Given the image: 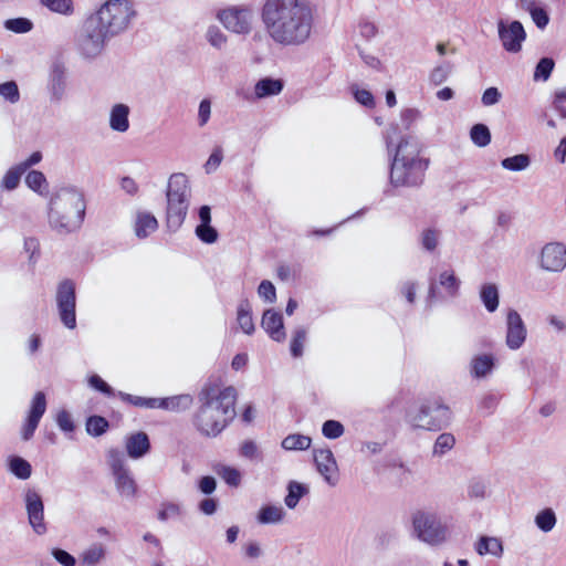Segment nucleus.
<instances>
[{"mask_svg": "<svg viewBox=\"0 0 566 566\" xmlns=\"http://www.w3.org/2000/svg\"><path fill=\"white\" fill-rule=\"evenodd\" d=\"M316 13L310 0H264L260 10L269 38L282 46L307 43L315 30Z\"/></svg>", "mask_w": 566, "mask_h": 566, "instance_id": "obj_1", "label": "nucleus"}, {"mask_svg": "<svg viewBox=\"0 0 566 566\" xmlns=\"http://www.w3.org/2000/svg\"><path fill=\"white\" fill-rule=\"evenodd\" d=\"M200 401L193 424L201 434L217 437L235 416L237 390L232 386H209L201 391Z\"/></svg>", "mask_w": 566, "mask_h": 566, "instance_id": "obj_2", "label": "nucleus"}, {"mask_svg": "<svg viewBox=\"0 0 566 566\" xmlns=\"http://www.w3.org/2000/svg\"><path fill=\"white\" fill-rule=\"evenodd\" d=\"M420 143L413 136L400 139L395 148L389 180L392 187H419L424 179L429 160L420 156Z\"/></svg>", "mask_w": 566, "mask_h": 566, "instance_id": "obj_3", "label": "nucleus"}, {"mask_svg": "<svg viewBox=\"0 0 566 566\" xmlns=\"http://www.w3.org/2000/svg\"><path fill=\"white\" fill-rule=\"evenodd\" d=\"M85 209L84 195L78 188L61 187L53 192L49 202V224L60 234L72 233L82 226Z\"/></svg>", "mask_w": 566, "mask_h": 566, "instance_id": "obj_4", "label": "nucleus"}, {"mask_svg": "<svg viewBox=\"0 0 566 566\" xmlns=\"http://www.w3.org/2000/svg\"><path fill=\"white\" fill-rule=\"evenodd\" d=\"M135 14L129 0H107L90 18L112 39L128 28Z\"/></svg>", "mask_w": 566, "mask_h": 566, "instance_id": "obj_5", "label": "nucleus"}, {"mask_svg": "<svg viewBox=\"0 0 566 566\" xmlns=\"http://www.w3.org/2000/svg\"><path fill=\"white\" fill-rule=\"evenodd\" d=\"M167 224L177 230L184 223L190 198V187L185 174H172L167 187Z\"/></svg>", "mask_w": 566, "mask_h": 566, "instance_id": "obj_6", "label": "nucleus"}, {"mask_svg": "<svg viewBox=\"0 0 566 566\" xmlns=\"http://www.w3.org/2000/svg\"><path fill=\"white\" fill-rule=\"evenodd\" d=\"M451 419L448 406L439 400L427 401L407 413V422L415 429L438 431L447 427Z\"/></svg>", "mask_w": 566, "mask_h": 566, "instance_id": "obj_7", "label": "nucleus"}, {"mask_svg": "<svg viewBox=\"0 0 566 566\" xmlns=\"http://www.w3.org/2000/svg\"><path fill=\"white\" fill-rule=\"evenodd\" d=\"M109 36L88 17L74 38V49L85 61L96 60L104 51Z\"/></svg>", "mask_w": 566, "mask_h": 566, "instance_id": "obj_8", "label": "nucleus"}, {"mask_svg": "<svg viewBox=\"0 0 566 566\" xmlns=\"http://www.w3.org/2000/svg\"><path fill=\"white\" fill-rule=\"evenodd\" d=\"M412 534L419 541L436 546L446 542L448 530L434 513L417 511L412 514Z\"/></svg>", "mask_w": 566, "mask_h": 566, "instance_id": "obj_9", "label": "nucleus"}, {"mask_svg": "<svg viewBox=\"0 0 566 566\" xmlns=\"http://www.w3.org/2000/svg\"><path fill=\"white\" fill-rule=\"evenodd\" d=\"M217 17L229 32L248 35L253 29L255 11L251 4H237L220 10Z\"/></svg>", "mask_w": 566, "mask_h": 566, "instance_id": "obj_10", "label": "nucleus"}, {"mask_svg": "<svg viewBox=\"0 0 566 566\" xmlns=\"http://www.w3.org/2000/svg\"><path fill=\"white\" fill-rule=\"evenodd\" d=\"M107 462L115 479V486L120 496L132 500L137 493V484L125 463L120 451L112 449L107 453Z\"/></svg>", "mask_w": 566, "mask_h": 566, "instance_id": "obj_11", "label": "nucleus"}, {"mask_svg": "<svg viewBox=\"0 0 566 566\" xmlns=\"http://www.w3.org/2000/svg\"><path fill=\"white\" fill-rule=\"evenodd\" d=\"M57 314L61 323L69 329L76 327L75 283L65 279L57 284L55 293Z\"/></svg>", "mask_w": 566, "mask_h": 566, "instance_id": "obj_12", "label": "nucleus"}, {"mask_svg": "<svg viewBox=\"0 0 566 566\" xmlns=\"http://www.w3.org/2000/svg\"><path fill=\"white\" fill-rule=\"evenodd\" d=\"M499 38L503 48L510 53H517L522 49V43L526 38L525 30L520 21L497 22Z\"/></svg>", "mask_w": 566, "mask_h": 566, "instance_id": "obj_13", "label": "nucleus"}, {"mask_svg": "<svg viewBox=\"0 0 566 566\" xmlns=\"http://www.w3.org/2000/svg\"><path fill=\"white\" fill-rule=\"evenodd\" d=\"M505 345L511 350L520 349L527 337V328L518 312L514 308L506 311Z\"/></svg>", "mask_w": 566, "mask_h": 566, "instance_id": "obj_14", "label": "nucleus"}, {"mask_svg": "<svg viewBox=\"0 0 566 566\" xmlns=\"http://www.w3.org/2000/svg\"><path fill=\"white\" fill-rule=\"evenodd\" d=\"M24 502L30 526L38 535L45 534L48 527L44 521V504L41 495L34 490H28L24 494Z\"/></svg>", "mask_w": 566, "mask_h": 566, "instance_id": "obj_15", "label": "nucleus"}, {"mask_svg": "<svg viewBox=\"0 0 566 566\" xmlns=\"http://www.w3.org/2000/svg\"><path fill=\"white\" fill-rule=\"evenodd\" d=\"M314 462L325 482L335 486L338 483V467L331 449H315L313 451Z\"/></svg>", "mask_w": 566, "mask_h": 566, "instance_id": "obj_16", "label": "nucleus"}, {"mask_svg": "<svg viewBox=\"0 0 566 566\" xmlns=\"http://www.w3.org/2000/svg\"><path fill=\"white\" fill-rule=\"evenodd\" d=\"M46 410V399L42 391H38L30 406L29 415L21 429V437L24 441L30 440L36 430L39 422Z\"/></svg>", "mask_w": 566, "mask_h": 566, "instance_id": "obj_17", "label": "nucleus"}, {"mask_svg": "<svg viewBox=\"0 0 566 566\" xmlns=\"http://www.w3.org/2000/svg\"><path fill=\"white\" fill-rule=\"evenodd\" d=\"M48 91L52 102H61L67 91V72L66 67L61 62L52 64L48 80Z\"/></svg>", "mask_w": 566, "mask_h": 566, "instance_id": "obj_18", "label": "nucleus"}, {"mask_svg": "<svg viewBox=\"0 0 566 566\" xmlns=\"http://www.w3.org/2000/svg\"><path fill=\"white\" fill-rule=\"evenodd\" d=\"M262 328L268 333V335L275 342H283L286 337L283 317L282 315L273 308L265 310L262 319H261Z\"/></svg>", "mask_w": 566, "mask_h": 566, "instance_id": "obj_19", "label": "nucleus"}, {"mask_svg": "<svg viewBox=\"0 0 566 566\" xmlns=\"http://www.w3.org/2000/svg\"><path fill=\"white\" fill-rule=\"evenodd\" d=\"M537 260L543 270L559 272L566 266V250H539Z\"/></svg>", "mask_w": 566, "mask_h": 566, "instance_id": "obj_20", "label": "nucleus"}, {"mask_svg": "<svg viewBox=\"0 0 566 566\" xmlns=\"http://www.w3.org/2000/svg\"><path fill=\"white\" fill-rule=\"evenodd\" d=\"M125 447L128 457L139 459L149 452V438L143 431L135 432L126 438Z\"/></svg>", "mask_w": 566, "mask_h": 566, "instance_id": "obj_21", "label": "nucleus"}, {"mask_svg": "<svg viewBox=\"0 0 566 566\" xmlns=\"http://www.w3.org/2000/svg\"><path fill=\"white\" fill-rule=\"evenodd\" d=\"M474 551L480 556L491 555L495 558H501L504 547L499 537L482 535L474 543Z\"/></svg>", "mask_w": 566, "mask_h": 566, "instance_id": "obj_22", "label": "nucleus"}, {"mask_svg": "<svg viewBox=\"0 0 566 566\" xmlns=\"http://www.w3.org/2000/svg\"><path fill=\"white\" fill-rule=\"evenodd\" d=\"M129 113L128 105L118 103L112 106L109 112V127L117 133H126L129 129Z\"/></svg>", "mask_w": 566, "mask_h": 566, "instance_id": "obj_23", "label": "nucleus"}, {"mask_svg": "<svg viewBox=\"0 0 566 566\" xmlns=\"http://www.w3.org/2000/svg\"><path fill=\"white\" fill-rule=\"evenodd\" d=\"M495 367V357L492 354H480L470 361V374L473 378L481 379L492 374Z\"/></svg>", "mask_w": 566, "mask_h": 566, "instance_id": "obj_24", "label": "nucleus"}, {"mask_svg": "<svg viewBox=\"0 0 566 566\" xmlns=\"http://www.w3.org/2000/svg\"><path fill=\"white\" fill-rule=\"evenodd\" d=\"M284 87V83L280 78L263 77L254 85V98L262 99L279 95Z\"/></svg>", "mask_w": 566, "mask_h": 566, "instance_id": "obj_25", "label": "nucleus"}, {"mask_svg": "<svg viewBox=\"0 0 566 566\" xmlns=\"http://www.w3.org/2000/svg\"><path fill=\"white\" fill-rule=\"evenodd\" d=\"M106 557V548L102 543H94L80 555L81 566H98Z\"/></svg>", "mask_w": 566, "mask_h": 566, "instance_id": "obj_26", "label": "nucleus"}, {"mask_svg": "<svg viewBox=\"0 0 566 566\" xmlns=\"http://www.w3.org/2000/svg\"><path fill=\"white\" fill-rule=\"evenodd\" d=\"M158 227L157 219L150 212H138L135 220V233L138 238H146Z\"/></svg>", "mask_w": 566, "mask_h": 566, "instance_id": "obj_27", "label": "nucleus"}, {"mask_svg": "<svg viewBox=\"0 0 566 566\" xmlns=\"http://www.w3.org/2000/svg\"><path fill=\"white\" fill-rule=\"evenodd\" d=\"M480 298L489 313H494L500 304L499 289L493 283H485L481 286Z\"/></svg>", "mask_w": 566, "mask_h": 566, "instance_id": "obj_28", "label": "nucleus"}, {"mask_svg": "<svg viewBox=\"0 0 566 566\" xmlns=\"http://www.w3.org/2000/svg\"><path fill=\"white\" fill-rule=\"evenodd\" d=\"M157 408L182 411L192 405V397L190 395H178L168 398H158Z\"/></svg>", "mask_w": 566, "mask_h": 566, "instance_id": "obj_29", "label": "nucleus"}, {"mask_svg": "<svg viewBox=\"0 0 566 566\" xmlns=\"http://www.w3.org/2000/svg\"><path fill=\"white\" fill-rule=\"evenodd\" d=\"M237 322L243 333L251 335L255 331L253 323L251 306L247 300H243L238 305Z\"/></svg>", "mask_w": 566, "mask_h": 566, "instance_id": "obj_30", "label": "nucleus"}, {"mask_svg": "<svg viewBox=\"0 0 566 566\" xmlns=\"http://www.w3.org/2000/svg\"><path fill=\"white\" fill-rule=\"evenodd\" d=\"M308 492L310 489L307 485L297 481H290L287 484V494L284 499L285 505L290 510H294L297 506L300 500L308 494Z\"/></svg>", "mask_w": 566, "mask_h": 566, "instance_id": "obj_31", "label": "nucleus"}, {"mask_svg": "<svg viewBox=\"0 0 566 566\" xmlns=\"http://www.w3.org/2000/svg\"><path fill=\"white\" fill-rule=\"evenodd\" d=\"M285 511L279 505H265L258 514V522L261 524H276L283 521Z\"/></svg>", "mask_w": 566, "mask_h": 566, "instance_id": "obj_32", "label": "nucleus"}, {"mask_svg": "<svg viewBox=\"0 0 566 566\" xmlns=\"http://www.w3.org/2000/svg\"><path fill=\"white\" fill-rule=\"evenodd\" d=\"M312 439L308 436H304L301 433H293L286 436L282 442L281 447L286 451H303L307 450L311 447Z\"/></svg>", "mask_w": 566, "mask_h": 566, "instance_id": "obj_33", "label": "nucleus"}, {"mask_svg": "<svg viewBox=\"0 0 566 566\" xmlns=\"http://www.w3.org/2000/svg\"><path fill=\"white\" fill-rule=\"evenodd\" d=\"M439 285L446 291L449 297H455L460 289V280L455 276L453 271L444 270L439 274Z\"/></svg>", "mask_w": 566, "mask_h": 566, "instance_id": "obj_34", "label": "nucleus"}, {"mask_svg": "<svg viewBox=\"0 0 566 566\" xmlns=\"http://www.w3.org/2000/svg\"><path fill=\"white\" fill-rule=\"evenodd\" d=\"M40 3L51 12L63 17H71L75 12L73 0H39Z\"/></svg>", "mask_w": 566, "mask_h": 566, "instance_id": "obj_35", "label": "nucleus"}, {"mask_svg": "<svg viewBox=\"0 0 566 566\" xmlns=\"http://www.w3.org/2000/svg\"><path fill=\"white\" fill-rule=\"evenodd\" d=\"M213 471L230 486L237 488L241 482V473L233 467L218 463Z\"/></svg>", "mask_w": 566, "mask_h": 566, "instance_id": "obj_36", "label": "nucleus"}, {"mask_svg": "<svg viewBox=\"0 0 566 566\" xmlns=\"http://www.w3.org/2000/svg\"><path fill=\"white\" fill-rule=\"evenodd\" d=\"M470 138L478 147H485L491 143V133L486 125L475 124L470 130Z\"/></svg>", "mask_w": 566, "mask_h": 566, "instance_id": "obj_37", "label": "nucleus"}, {"mask_svg": "<svg viewBox=\"0 0 566 566\" xmlns=\"http://www.w3.org/2000/svg\"><path fill=\"white\" fill-rule=\"evenodd\" d=\"M531 164V159L528 155L520 154L512 157L504 158L501 161V165L504 169L511 171H522L525 170Z\"/></svg>", "mask_w": 566, "mask_h": 566, "instance_id": "obj_38", "label": "nucleus"}, {"mask_svg": "<svg viewBox=\"0 0 566 566\" xmlns=\"http://www.w3.org/2000/svg\"><path fill=\"white\" fill-rule=\"evenodd\" d=\"M536 526L545 532H551L556 525V515L552 509H545L535 516Z\"/></svg>", "mask_w": 566, "mask_h": 566, "instance_id": "obj_39", "label": "nucleus"}, {"mask_svg": "<svg viewBox=\"0 0 566 566\" xmlns=\"http://www.w3.org/2000/svg\"><path fill=\"white\" fill-rule=\"evenodd\" d=\"M27 186L35 192L43 193L48 190L45 176L39 170H31L25 177Z\"/></svg>", "mask_w": 566, "mask_h": 566, "instance_id": "obj_40", "label": "nucleus"}, {"mask_svg": "<svg viewBox=\"0 0 566 566\" xmlns=\"http://www.w3.org/2000/svg\"><path fill=\"white\" fill-rule=\"evenodd\" d=\"M455 444L453 434L444 432L438 436L433 444V455L441 457L450 451Z\"/></svg>", "mask_w": 566, "mask_h": 566, "instance_id": "obj_41", "label": "nucleus"}, {"mask_svg": "<svg viewBox=\"0 0 566 566\" xmlns=\"http://www.w3.org/2000/svg\"><path fill=\"white\" fill-rule=\"evenodd\" d=\"M306 337H307V331L305 327H297L293 332V337H292L291 346H290L291 354L293 357L297 358L303 355V348H304V344L306 342Z\"/></svg>", "mask_w": 566, "mask_h": 566, "instance_id": "obj_42", "label": "nucleus"}, {"mask_svg": "<svg viewBox=\"0 0 566 566\" xmlns=\"http://www.w3.org/2000/svg\"><path fill=\"white\" fill-rule=\"evenodd\" d=\"M108 421L101 416H91L86 421V431L93 437H99L108 429Z\"/></svg>", "mask_w": 566, "mask_h": 566, "instance_id": "obj_43", "label": "nucleus"}, {"mask_svg": "<svg viewBox=\"0 0 566 566\" xmlns=\"http://www.w3.org/2000/svg\"><path fill=\"white\" fill-rule=\"evenodd\" d=\"M10 470L17 478L21 480L29 479L32 472L30 463L20 457H13L10 460Z\"/></svg>", "mask_w": 566, "mask_h": 566, "instance_id": "obj_44", "label": "nucleus"}, {"mask_svg": "<svg viewBox=\"0 0 566 566\" xmlns=\"http://www.w3.org/2000/svg\"><path fill=\"white\" fill-rule=\"evenodd\" d=\"M117 396L125 402L132 403L137 407L157 408L158 398H144L133 396L123 391H118Z\"/></svg>", "mask_w": 566, "mask_h": 566, "instance_id": "obj_45", "label": "nucleus"}, {"mask_svg": "<svg viewBox=\"0 0 566 566\" xmlns=\"http://www.w3.org/2000/svg\"><path fill=\"white\" fill-rule=\"evenodd\" d=\"M555 63L554 60L551 57H542L534 72V80L535 81H547L554 70Z\"/></svg>", "mask_w": 566, "mask_h": 566, "instance_id": "obj_46", "label": "nucleus"}, {"mask_svg": "<svg viewBox=\"0 0 566 566\" xmlns=\"http://www.w3.org/2000/svg\"><path fill=\"white\" fill-rule=\"evenodd\" d=\"M4 28L13 33H27L32 30L33 23L27 18H13L4 21Z\"/></svg>", "mask_w": 566, "mask_h": 566, "instance_id": "obj_47", "label": "nucleus"}, {"mask_svg": "<svg viewBox=\"0 0 566 566\" xmlns=\"http://www.w3.org/2000/svg\"><path fill=\"white\" fill-rule=\"evenodd\" d=\"M25 171L19 165L10 168L2 179V186L8 190H13L18 187L21 176Z\"/></svg>", "mask_w": 566, "mask_h": 566, "instance_id": "obj_48", "label": "nucleus"}, {"mask_svg": "<svg viewBox=\"0 0 566 566\" xmlns=\"http://www.w3.org/2000/svg\"><path fill=\"white\" fill-rule=\"evenodd\" d=\"M0 95L11 104H15L20 99V92L14 81H8L0 84Z\"/></svg>", "mask_w": 566, "mask_h": 566, "instance_id": "obj_49", "label": "nucleus"}, {"mask_svg": "<svg viewBox=\"0 0 566 566\" xmlns=\"http://www.w3.org/2000/svg\"><path fill=\"white\" fill-rule=\"evenodd\" d=\"M207 41L211 46L221 50L227 44V35L216 25L208 29L206 34Z\"/></svg>", "mask_w": 566, "mask_h": 566, "instance_id": "obj_50", "label": "nucleus"}, {"mask_svg": "<svg viewBox=\"0 0 566 566\" xmlns=\"http://www.w3.org/2000/svg\"><path fill=\"white\" fill-rule=\"evenodd\" d=\"M344 432V426L337 420H326L322 426V433L327 439H338Z\"/></svg>", "mask_w": 566, "mask_h": 566, "instance_id": "obj_51", "label": "nucleus"}, {"mask_svg": "<svg viewBox=\"0 0 566 566\" xmlns=\"http://www.w3.org/2000/svg\"><path fill=\"white\" fill-rule=\"evenodd\" d=\"M452 72V64L450 62H444L438 66H436L430 73V81L434 85H439L447 81L448 76Z\"/></svg>", "mask_w": 566, "mask_h": 566, "instance_id": "obj_52", "label": "nucleus"}, {"mask_svg": "<svg viewBox=\"0 0 566 566\" xmlns=\"http://www.w3.org/2000/svg\"><path fill=\"white\" fill-rule=\"evenodd\" d=\"M196 234L206 244H212L218 239V231L211 224H198Z\"/></svg>", "mask_w": 566, "mask_h": 566, "instance_id": "obj_53", "label": "nucleus"}, {"mask_svg": "<svg viewBox=\"0 0 566 566\" xmlns=\"http://www.w3.org/2000/svg\"><path fill=\"white\" fill-rule=\"evenodd\" d=\"M258 294L265 302L274 303L276 300V291L272 282L264 280L258 287Z\"/></svg>", "mask_w": 566, "mask_h": 566, "instance_id": "obj_54", "label": "nucleus"}, {"mask_svg": "<svg viewBox=\"0 0 566 566\" xmlns=\"http://www.w3.org/2000/svg\"><path fill=\"white\" fill-rule=\"evenodd\" d=\"M223 159V151L220 146H217L210 154L208 160L205 164V170L207 174H211L217 170Z\"/></svg>", "mask_w": 566, "mask_h": 566, "instance_id": "obj_55", "label": "nucleus"}, {"mask_svg": "<svg viewBox=\"0 0 566 566\" xmlns=\"http://www.w3.org/2000/svg\"><path fill=\"white\" fill-rule=\"evenodd\" d=\"M211 117V101L209 98H203L199 103L198 107V126L203 127L208 124Z\"/></svg>", "mask_w": 566, "mask_h": 566, "instance_id": "obj_56", "label": "nucleus"}, {"mask_svg": "<svg viewBox=\"0 0 566 566\" xmlns=\"http://www.w3.org/2000/svg\"><path fill=\"white\" fill-rule=\"evenodd\" d=\"M353 94L359 104L369 108L375 106V98L368 90L353 87Z\"/></svg>", "mask_w": 566, "mask_h": 566, "instance_id": "obj_57", "label": "nucleus"}, {"mask_svg": "<svg viewBox=\"0 0 566 566\" xmlns=\"http://www.w3.org/2000/svg\"><path fill=\"white\" fill-rule=\"evenodd\" d=\"M88 384L91 387L103 392L108 397L115 395L114 389L108 384H106L98 375H92L88 378Z\"/></svg>", "mask_w": 566, "mask_h": 566, "instance_id": "obj_58", "label": "nucleus"}, {"mask_svg": "<svg viewBox=\"0 0 566 566\" xmlns=\"http://www.w3.org/2000/svg\"><path fill=\"white\" fill-rule=\"evenodd\" d=\"M52 556L54 559L61 564L62 566H75L76 559L74 556H72L70 553H67L64 549L61 548H53L51 551Z\"/></svg>", "mask_w": 566, "mask_h": 566, "instance_id": "obj_59", "label": "nucleus"}, {"mask_svg": "<svg viewBox=\"0 0 566 566\" xmlns=\"http://www.w3.org/2000/svg\"><path fill=\"white\" fill-rule=\"evenodd\" d=\"M440 231L436 229H426L421 234L423 248H437L439 243Z\"/></svg>", "mask_w": 566, "mask_h": 566, "instance_id": "obj_60", "label": "nucleus"}, {"mask_svg": "<svg viewBox=\"0 0 566 566\" xmlns=\"http://www.w3.org/2000/svg\"><path fill=\"white\" fill-rule=\"evenodd\" d=\"M180 514V507L176 503H166L163 504L161 509L158 512V518L163 522L178 516Z\"/></svg>", "mask_w": 566, "mask_h": 566, "instance_id": "obj_61", "label": "nucleus"}, {"mask_svg": "<svg viewBox=\"0 0 566 566\" xmlns=\"http://www.w3.org/2000/svg\"><path fill=\"white\" fill-rule=\"evenodd\" d=\"M553 105L560 117L566 118V88L555 92Z\"/></svg>", "mask_w": 566, "mask_h": 566, "instance_id": "obj_62", "label": "nucleus"}, {"mask_svg": "<svg viewBox=\"0 0 566 566\" xmlns=\"http://www.w3.org/2000/svg\"><path fill=\"white\" fill-rule=\"evenodd\" d=\"M530 14L537 28L544 29L548 24L549 18L547 12L543 8L536 7L535 9L530 11Z\"/></svg>", "mask_w": 566, "mask_h": 566, "instance_id": "obj_63", "label": "nucleus"}, {"mask_svg": "<svg viewBox=\"0 0 566 566\" xmlns=\"http://www.w3.org/2000/svg\"><path fill=\"white\" fill-rule=\"evenodd\" d=\"M501 96L496 87H489L483 92L481 102L484 106H492L500 102Z\"/></svg>", "mask_w": 566, "mask_h": 566, "instance_id": "obj_64", "label": "nucleus"}]
</instances>
